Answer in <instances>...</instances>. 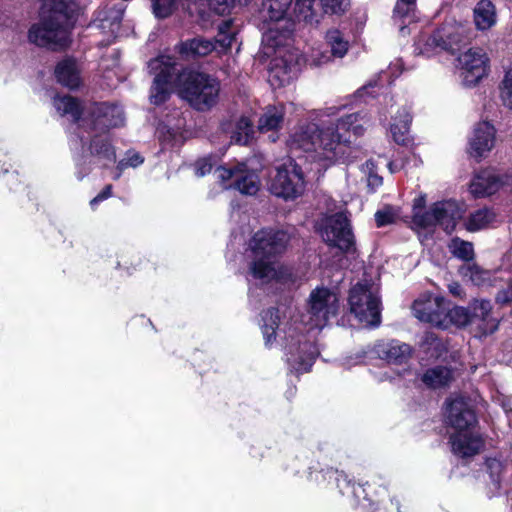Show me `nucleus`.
<instances>
[{"mask_svg":"<svg viewBox=\"0 0 512 512\" xmlns=\"http://www.w3.org/2000/svg\"><path fill=\"white\" fill-rule=\"evenodd\" d=\"M496 302L501 305H507L512 302V288L509 286L506 289L500 290L495 298Z\"/></svg>","mask_w":512,"mask_h":512,"instance_id":"obj_52","label":"nucleus"},{"mask_svg":"<svg viewBox=\"0 0 512 512\" xmlns=\"http://www.w3.org/2000/svg\"><path fill=\"white\" fill-rule=\"evenodd\" d=\"M396 220V214L391 207H385L375 213V221L378 227L393 223Z\"/></svg>","mask_w":512,"mask_h":512,"instance_id":"obj_46","label":"nucleus"},{"mask_svg":"<svg viewBox=\"0 0 512 512\" xmlns=\"http://www.w3.org/2000/svg\"><path fill=\"white\" fill-rule=\"evenodd\" d=\"M55 107L63 115H70L74 123L84 122V107L78 98L64 95L55 100Z\"/></svg>","mask_w":512,"mask_h":512,"instance_id":"obj_27","label":"nucleus"},{"mask_svg":"<svg viewBox=\"0 0 512 512\" xmlns=\"http://www.w3.org/2000/svg\"><path fill=\"white\" fill-rule=\"evenodd\" d=\"M341 139V135L336 133L334 127L319 128L312 151L316 152L320 159L332 160L336 156Z\"/></svg>","mask_w":512,"mask_h":512,"instance_id":"obj_22","label":"nucleus"},{"mask_svg":"<svg viewBox=\"0 0 512 512\" xmlns=\"http://www.w3.org/2000/svg\"><path fill=\"white\" fill-rule=\"evenodd\" d=\"M322 237L328 246L339 249L343 254L355 255L357 252L351 221L346 211L328 217Z\"/></svg>","mask_w":512,"mask_h":512,"instance_id":"obj_5","label":"nucleus"},{"mask_svg":"<svg viewBox=\"0 0 512 512\" xmlns=\"http://www.w3.org/2000/svg\"><path fill=\"white\" fill-rule=\"evenodd\" d=\"M318 131L319 127L315 123L300 126L293 136V143L304 151H312Z\"/></svg>","mask_w":512,"mask_h":512,"instance_id":"obj_30","label":"nucleus"},{"mask_svg":"<svg viewBox=\"0 0 512 512\" xmlns=\"http://www.w3.org/2000/svg\"><path fill=\"white\" fill-rule=\"evenodd\" d=\"M452 451L455 455L466 458L478 454L483 447L482 438L470 432H455L450 436Z\"/></svg>","mask_w":512,"mask_h":512,"instance_id":"obj_20","label":"nucleus"},{"mask_svg":"<svg viewBox=\"0 0 512 512\" xmlns=\"http://www.w3.org/2000/svg\"><path fill=\"white\" fill-rule=\"evenodd\" d=\"M447 423L455 432H470L477 424V417L467 401L455 398L447 403Z\"/></svg>","mask_w":512,"mask_h":512,"instance_id":"obj_14","label":"nucleus"},{"mask_svg":"<svg viewBox=\"0 0 512 512\" xmlns=\"http://www.w3.org/2000/svg\"><path fill=\"white\" fill-rule=\"evenodd\" d=\"M28 40L38 47L53 51L64 50L70 43L68 32L41 14L39 22L29 28Z\"/></svg>","mask_w":512,"mask_h":512,"instance_id":"obj_9","label":"nucleus"},{"mask_svg":"<svg viewBox=\"0 0 512 512\" xmlns=\"http://www.w3.org/2000/svg\"><path fill=\"white\" fill-rule=\"evenodd\" d=\"M82 152L74 158L77 165H84L87 157H92L102 162L103 167H108L116 162V151L112 141L107 136L94 134L87 139L79 135Z\"/></svg>","mask_w":512,"mask_h":512,"instance_id":"obj_11","label":"nucleus"},{"mask_svg":"<svg viewBox=\"0 0 512 512\" xmlns=\"http://www.w3.org/2000/svg\"><path fill=\"white\" fill-rule=\"evenodd\" d=\"M112 193L113 185L107 184L94 198L90 200L91 209L95 210L102 201L110 198Z\"/></svg>","mask_w":512,"mask_h":512,"instance_id":"obj_49","label":"nucleus"},{"mask_svg":"<svg viewBox=\"0 0 512 512\" xmlns=\"http://www.w3.org/2000/svg\"><path fill=\"white\" fill-rule=\"evenodd\" d=\"M350 312L359 322L377 326L380 323V300L367 284L358 283L349 293Z\"/></svg>","mask_w":512,"mask_h":512,"instance_id":"obj_7","label":"nucleus"},{"mask_svg":"<svg viewBox=\"0 0 512 512\" xmlns=\"http://www.w3.org/2000/svg\"><path fill=\"white\" fill-rule=\"evenodd\" d=\"M241 176L235 180L234 187L240 193L245 195H255L259 190V179L255 173H252L245 168Z\"/></svg>","mask_w":512,"mask_h":512,"instance_id":"obj_35","label":"nucleus"},{"mask_svg":"<svg viewBox=\"0 0 512 512\" xmlns=\"http://www.w3.org/2000/svg\"><path fill=\"white\" fill-rule=\"evenodd\" d=\"M130 325L149 326L152 325V322L149 318H146L144 315H140L132 318L130 321Z\"/></svg>","mask_w":512,"mask_h":512,"instance_id":"obj_54","label":"nucleus"},{"mask_svg":"<svg viewBox=\"0 0 512 512\" xmlns=\"http://www.w3.org/2000/svg\"><path fill=\"white\" fill-rule=\"evenodd\" d=\"M360 114L353 113L340 118L336 125V130L351 131L353 126L359 121Z\"/></svg>","mask_w":512,"mask_h":512,"instance_id":"obj_48","label":"nucleus"},{"mask_svg":"<svg viewBox=\"0 0 512 512\" xmlns=\"http://www.w3.org/2000/svg\"><path fill=\"white\" fill-rule=\"evenodd\" d=\"M426 204V199L424 196H420L414 200L413 204V213L417 211H423Z\"/></svg>","mask_w":512,"mask_h":512,"instance_id":"obj_58","label":"nucleus"},{"mask_svg":"<svg viewBox=\"0 0 512 512\" xmlns=\"http://www.w3.org/2000/svg\"><path fill=\"white\" fill-rule=\"evenodd\" d=\"M270 77H271L270 82H271L272 86H274V87L284 86L283 80L280 79L276 74H273V72L271 73Z\"/></svg>","mask_w":512,"mask_h":512,"instance_id":"obj_60","label":"nucleus"},{"mask_svg":"<svg viewBox=\"0 0 512 512\" xmlns=\"http://www.w3.org/2000/svg\"><path fill=\"white\" fill-rule=\"evenodd\" d=\"M435 211H433V205L430 207L428 211H417L413 213L412 222L413 224L422 229L430 228L436 226V217Z\"/></svg>","mask_w":512,"mask_h":512,"instance_id":"obj_44","label":"nucleus"},{"mask_svg":"<svg viewBox=\"0 0 512 512\" xmlns=\"http://www.w3.org/2000/svg\"><path fill=\"white\" fill-rule=\"evenodd\" d=\"M245 168H246L245 163H238L237 165H235L233 167L220 166L218 169L220 170V178L223 181H229L237 174L243 173L245 171Z\"/></svg>","mask_w":512,"mask_h":512,"instance_id":"obj_47","label":"nucleus"},{"mask_svg":"<svg viewBox=\"0 0 512 512\" xmlns=\"http://www.w3.org/2000/svg\"><path fill=\"white\" fill-rule=\"evenodd\" d=\"M362 171L363 173H365L366 175L369 174L370 172H375L376 171V164L373 160H368L366 161L365 164H363L362 166Z\"/></svg>","mask_w":512,"mask_h":512,"instance_id":"obj_59","label":"nucleus"},{"mask_svg":"<svg viewBox=\"0 0 512 512\" xmlns=\"http://www.w3.org/2000/svg\"><path fill=\"white\" fill-rule=\"evenodd\" d=\"M290 166L293 167L290 171V199H295L303 195L306 183L301 168L297 164H292V161H290Z\"/></svg>","mask_w":512,"mask_h":512,"instance_id":"obj_39","label":"nucleus"},{"mask_svg":"<svg viewBox=\"0 0 512 512\" xmlns=\"http://www.w3.org/2000/svg\"><path fill=\"white\" fill-rule=\"evenodd\" d=\"M295 58V64L301 66L306 63V59L302 54H299L297 50L290 49V63Z\"/></svg>","mask_w":512,"mask_h":512,"instance_id":"obj_55","label":"nucleus"},{"mask_svg":"<svg viewBox=\"0 0 512 512\" xmlns=\"http://www.w3.org/2000/svg\"><path fill=\"white\" fill-rule=\"evenodd\" d=\"M375 353L388 364L403 365L411 359L413 348L407 343L393 339L377 343Z\"/></svg>","mask_w":512,"mask_h":512,"instance_id":"obj_16","label":"nucleus"},{"mask_svg":"<svg viewBox=\"0 0 512 512\" xmlns=\"http://www.w3.org/2000/svg\"><path fill=\"white\" fill-rule=\"evenodd\" d=\"M404 118L402 125H399L396 121L391 124L393 139L400 145H407L410 142L409 128L412 117L409 111H404Z\"/></svg>","mask_w":512,"mask_h":512,"instance_id":"obj_38","label":"nucleus"},{"mask_svg":"<svg viewBox=\"0 0 512 512\" xmlns=\"http://www.w3.org/2000/svg\"><path fill=\"white\" fill-rule=\"evenodd\" d=\"M288 236L283 230L262 228L255 232L249 240L252 261L250 272L255 279L275 280L281 283L288 274L285 268L277 270L275 265L285 252Z\"/></svg>","mask_w":512,"mask_h":512,"instance_id":"obj_3","label":"nucleus"},{"mask_svg":"<svg viewBox=\"0 0 512 512\" xmlns=\"http://www.w3.org/2000/svg\"><path fill=\"white\" fill-rule=\"evenodd\" d=\"M412 312L422 322L442 329L447 328L446 305L443 298L420 297L413 302Z\"/></svg>","mask_w":512,"mask_h":512,"instance_id":"obj_13","label":"nucleus"},{"mask_svg":"<svg viewBox=\"0 0 512 512\" xmlns=\"http://www.w3.org/2000/svg\"><path fill=\"white\" fill-rule=\"evenodd\" d=\"M152 9L156 18L165 19L173 14L177 7V0H151Z\"/></svg>","mask_w":512,"mask_h":512,"instance_id":"obj_43","label":"nucleus"},{"mask_svg":"<svg viewBox=\"0 0 512 512\" xmlns=\"http://www.w3.org/2000/svg\"><path fill=\"white\" fill-rule=\"evenodd\" d=\"M416 0H397L393 10V20L399 22L400 29L404 30V23L415 18Z\"/></svg>","mask_w":512,"mask_h":512,"instance_id":"obj_31","label":"nucleus"},{"mask_svg":"<svg viewBox=\"0 0 512 512\" xmlns=\"http://www.w3.org/2000/svg\"><path fill=\"white\" fill-rule=\"evenodd\" d=\"M503 185L501 178L490 170L479 172L470 184V191L475 197L494 194Z\"/></svg>","mask_w":512,"mask_h":512,"instance_id":"obj_24","label":"nucleus"},{"mask_svg":"<svg viewBox=\"0 0 512 512\" xmlns=\"http://www.w3.org/2000/svg\"><path fill=\"white\" fill-rule=\"evenodd\" d=\"M84 122L89 131L106 132L112 128L120 127L124 124V117L120 109L108 102H93L86 109Z\"/></svg>","mask_w":512,"mask_h":512,"instance_id":"obj_10","label":"nucleus"},{"mask_svg":"<svg viewBox=\"0 0 512 512\" xmlns=\"http://www.w3.org/2000/svg\"><path fill=\"white\" fill-rule=\"evenodd\" d=\"M433 211L437 225L441 226L447 233H451L461 218L462 211L456 201L445 200L433 204Z\"/></svg>","mask_w":512,"mask_h":512,"instance_id":"obj_21","label":"nucleus"},{"mask_svg":"<svg viewBox=\"0 0 512 512\" xmlns=\"http://www.w3.org/2000/svg\"><path fill=\"white\" fill-rule=\"evenodd\" d=\"M404 118L402 125H399L396 121L391 124L393 139L400 145H407L410 142L409 128L412 117L409 111H404Z\"/></svg>","mask_w":512,"mask_h":512,"instance_id":"obj_37","label":"nucleus"},{"mask_svg":"<svg viewBox=\"0 0 512 512\" xmlns=\"http://www.w3.org/2000/svg\"><path fill=\"white\" fill-rule=\"evenodd\" d=\"M56 81L71 90L78 89L82 83L77 62L72 57L59 61L54 70Z\"/></svg>","mask_w":512,"mask_h":512,"instance_id":"obj_23","label":"nucleus"},{"mask_svg":"<svg viewBox=\"0 0 512 512\" xmlns=\"http://www.w3.org/2000/svg\"><path fill=\"white\" fill-rule=\"evenodd\" d=\"M326 40L331 47L333 56L342 58L347 53L348 41L344 39L343 34L339 30H329L326 34Z\"/></svg>","mask_w":512,"mask_h":512,"instance_id":"obj_36","label":"nucleus"},{"mask_svg":"<svg viewBox=\"0 0 512 512\" xmlns=\"http://www.w3.org/2000/svg\"><path fill=\"white\" fill-rule=\"evenodd\" d=\"M147 67L154 76L149 88L150 104L161 106L174 92L197 111H209L217 104L221 89L217 77L184 66L171 55L151 58Z\"/></svg>","mask_w":512,"mask_h":512,"instance_id":"obj_1","label":"nucleus"},{"mask_svg":"<svg viewBox=\"0 0 512 512\" xmlns=\"http://www.w3.org/2000/svg\"><path fill=\"white\" fill-rule=\"evenodd\" d=\"M367 184L372 189H375L382 185V177L377 174V172H370L367 174Z\"/></svg>","mask_w":512,"mask_h":512,"instance_id":"obj_53","label":"nucleus"},{"mask_svg":"<svg viewBox=\"0 0 512 512\" xmlns=\"http://www.w3.org/2000/svg\"><path fill=\"white\" fill-rule=\"evenodd\" d=\"M404 111H408L407 109L403 108L401 111L398 112V114L393 118V122H396L399 125H402L404 118Z\"/></svg>","mask_w":512,"mask_h":512,"instance_id":"obj_61","label":"nucleus"},{"mask_svg":"<svg viewBox=\"0 0 512 512\" xmlns=\"http://www.w3.org/2000/svg\"><path fill=\"white\" fill-rule=\"evenodd\" d=\"M495 218V214L488 208L472 212L465 222L468 231L474 232L486 228Z\"/></svg>","mask_w":512,"mask_h":512,"instance_id":"obj_33","label":"nucleus"},{"mask_svg":"<svg viewBox=\"0 0 512 512\" xmlns=\"http://www.w3.org/2000/svg\"><path fill=\"white\" fill-rule=\"evenodd\" d=\"M269 190L273 195L288 200V165L286 163L277 168L276 175L271 180Z\"/></svg>","mask_w":512,"mask_h":512,"instance_id":"obj_32","label":"nucleus"},{"mask_svg":"<svg viewBox=\"0 0 512 512\" xmlns=\"http://www.w3.org/2000/svg\"><path fill=\"white\" fill-rule=\"evenodd\" d=\"M144 162V158L139 153H133L128 158V164L132 167H137Z\"/></svg>","mask_w":512,"mask_h":512,"instance_id":"obj_57","label":"nucleus"},{"mask_svg":"<svg viewBox=\"0 0 512 512\" xmlns=\"http://www.w3.org/2000/svg\"><path fill=\"white\" fill-rule=\"evenodd\" d=\"M308 269H309L308 265L305 264L304 267L302 268L301 275L300 276H295V279H292V273L290 272V282H292V281L294 282L297 279L302 280V278L306 275Z\"/></svg>","mask_w":512,"mask_h":512,"instance_id":"obj_62","label":"nucleus"},{"mask_svg":"<svg viewBox=\"0 0 512 512\" xmlns=\"http://www.w3.org/2000/svg\"><path fill=\"white\" fill-rule=\"evenodd\" d=\"M448 289H449V292L456 297H462L464 294L461 285L457 282H453V283L449 284Z\"/></svg>","mask_w":512,"mask_h":512,"instance_id":"obj_56","label":"nucleus"},{"mask_svg":"<svg viewBox=\"0 0 512 512\" xmlns=\"http://www.w3.org/2000/svg\"><path fill=\"white\" fill-rule=\"evenodd\" d=\"M7 154L0 153V173H4V184L10 191H18L24 186L23 177L16 170L10 171V164L6 161Z\"/></svg>","mask_w":512,"mask_h":512,"instance_id":"obj_34","label":"nucleus"},{"mask_svg":"<svg viewBox=\"0 0 512 512\" xmlns=\"http://www.w3.org/2000/svg\"><path fill=\"white\" fill-rule=\"evenodd\" d=\"M212 168H213V163H212L210 157H204V158L198 159L196 162L197 173L200 176H204V175L210 173Z\"/></svg>","mask_w":512,"mask_h":512,"instance_id":"obj_50","label":"nucleus"},{"mask_svg":"<svg viewBox=\"0 0 512 512\" xmlns=\"http://www.w3.org/2000/svg\"><path fill=\"white\" fill-rule=\"evenodd\" d=\"M446 316L447 327L450 323H453L459 327L471 325V312L467 308L456 306L452 309H449L446 306Z\"/></svg>","mask_w":512,"mask_h":512,"instance_id":"obj_41","label":"nucleus"},{"mask_svg":"<svg viewBox=\"0 0 512 512\" xmlns=\"http://www.w3.org/2000/svg\"><path fill=\"white\" fill-rule=\"evenodd\" d=\"M449 248L455 257L462 260L470 261L474 257V249L472 243L461 240L460 238H453Z\"/></svg>","mask_w":512,"mask_h":512,"instance_id":"obj_42","label":"nucleus"},{"mask_svg":"<svg viewBox=\"0 0 512 512\" xmlns=\"http://www.w3.org/2000/svg\"><path fill=\"white\" fill-rule=\"evenodd\" d=\"M215 42L202 36L180 41L174 50L182 60L195 61L209 55L215 50Z\"/></svg>","mask_w":512,"mask_h":512,"instance_id":"obj_19","label":"nucleus"},{"mask_svg":"<svg viewBox=\"0 0 512 512\" xmlns=\"http://www.w3.org/2000/svg\"><path fill=\"white\" fill-rule=\"evenodd\" d=\"M462 82L467 87L476 85L487 74L488 58L480 48H470L458 57Z\"/></svg>","mask_w":512,"mask_h":512,"instance_id":"obj_12","label":"nucleus"},{"mask_svg":"<svg viewBox=\"0 0 512 512\" xmlns=\"http://www.w3.org/2000/svg\"><path fill=\"white\" fill-rule=\"evenodd\" d=\"M287 296L281 295L276 306L269 307L261 312L263 324L262 333L267 347H272L274 343L281 348L287 347L288 312Z\"/></svg>","mask_w":512,"mask_h":512,"instance_id":"obj_4","label":"nucleus"},{"mask_svg":"<svg viewBox=\"0 0 512 512\" xmlns=\"http://www.w3.org/2000/svg\"><path fill=\"white\" fill-rule=\"evenodd\" d=\"M470 308L471 325H474L481 335L492 334L498 329V321L491 314L492 304L489 300L475 299Z\"/></svg>","mask_w":512,"mask_h":512,"instance_id":"obj_18","label":"nucleus"},{"mask_svg":"<svg viewBox=\"0 0 512 512\" xmlns=\"http://www.w3.org/2000/svg\"><path fill=\"white\" fill-rule=\"evenodd\" d=\"M284 121V115L277 111L276 107H268L258 120V130L260 133L272 132L269 135L271 142L278 140L277 131L281 128Z\"/></svg>","mask_w":512,"mask_h":512,"instance_id":"obj_26","label":"nucleus"},{"mask_svg":"<svg viewBox=\"0 0 512 512\" xmlns=\"http://www.w3.org/2000/svg\"><path fill=\"white\" fill-rule=\"evenodd\" d=\"M123 14H124V10L123 9H119L116 11V15L113 19V22H117V23H120L122 18H123Z\"/></svg>","mask_w":512,"mask_h":512,"instance_id":"obj_64","label":"nucleus"},{"mask_svg":"<svg viewBox=\"0 0 512 512\" xmlns=\"http://www.w3.org/2000/svg\"><path fill=\"white\" fill-rule=\"evenodd\" d=\"M79 5L76 0H50L47 10L41 15L59 24L68 33L78 19Z\"/></svg>","mask_w":512,"mask_h":512,"instance_id":"obj_15","label":"nucleus"},{"mask_svg":"<svg viewBox=\"0 0 512 512\" xmlns=\"http://www.w3.org/2000/svg\"><path fill=\"white\" fill-rule=\"evenodd\" d=\"M340 308L338 296L328 288L318 287L309 296V320L305 322L307 334L298 339V347L293 353L292 368L296 374L309 372L319 350L310 334L314 330H321L325 327L331 317L338 315Z\"/></svg>","mask_w":512,"mask_h":512,"instance_id":"obj_2","label":"nucleus"},{"mask_svg":"<svg viewBox=\"0 0 512 512\" xmlns=\"http://www.w3.org/2000/svg\"><path fill=\"white\" fill-rule=\"evenodd\" d=\"M254 136V126L252 121L246 117L241 116L235 123V128L231 134V142L237 145H249Z\"/></svg>","mask_w":512,"mask_h":512,"instance_id":"obj_28","label":"nucleus"},{"mask_svg":"<svg viewBox=\"0 0 512 512\" xmlns=\"http://www.w3.org/2000/svg\"><path fill=\"white\" fill-rule=\"evenodd\" d=\"M476 28L481 31L490 29L496 24V9L490 0H480L473 9Z\"/></svg>","mask_w":512,"mask_h":512,"instance_id":"obj_25","label":"nucleus"},{"mask_svg":"<svg viewBox=\"0 0 512 512\" xmlns=\"http://www.w3.org/2000/svg\"><path fill=\"white\" fill-rule=\"evenodd\" d=\"M351 131H353L354 135L359 136L363 134L364 128L357 122Z\"/></svg>","mask_w":512,"mask_h":512,"instance_id":"obj_63","label":"nucleus"},{"mask_svg":"<svg viewBox=\"0 0 512 512\" xmlns=\"http://www.w3.org/2000/svg\"><path fill=\"white\" fill-rule=\"evenodd\" d=\"M470 33L471 29L461 23L446 22L427 38L422 52L440 50L454 54L468 44Z\"/></svg>","mask_w":512,"mask_h":512,"instance_id":"obj_6","label":"nucleus"},{"mask_svg":"<svg viewBox=\"0 0 512 512\" xmlns=\"http://www.w3.org/2000/svg\"><path fill=\"white\" fill-rule=\"evenodd\" d=\"M262 13L265 22L278 23L284 21L281 28L269 27L264 33L267 45L275 51L288 45V0H263Z\"/></svg>","mask_w":512,"mask_h":512,"instance_id":"obj_8","label":"nucleus"},{"mask_svg":"<svg viewBox=\"0 0 512 512\" xmlns=\"http://www.w3.org/2000/svg\"><path fill=\"white\" fill-rule=\"evenodd\" d=\"M495 143V129L489 122L478 123L469 141V154L481 159L491 151Z\"/></svg>","mask_w":512,"mask_h":512,"instance_id":"obj_17","label":"nucleus"},{"mask_svg":"<svg viewBox=\"0 0 512 512\" xmlns=\"http://www.w3.org/2000/svg\"><path fill=\"white\" fill-rule=\"evenodd\" d=\"M460 272L464 278L468 279L476 286L484 284L485 281L489 279V272L483 270L476 264L464 265L461 267Z\"/></svg>","mask_w":512,"mask_h":512,"instance_id":"obj_40","label":"nucleus"},{"mask_svg":"<svg viewBox=\"0 0 512 512\" xmlns=\"http://www.w3.org/2000/svg\"><path fill=\"white\" fill-rule=\"evenodd\" d=\"M503 105L512 111V67L505 73L501 84Z\"/></svg>","mask_w":512,"mask_h":512,"instance_id":"obj_45","label":"nucleus"},{"mask_svg":"<svg viewBox=\"0 0 512 512\" xmlns=\"http://www.w3.org/2000/svg\"><path fill=\"white\" fill-rule=\"evenodd\" d=\"M452 380V371L444 366L428 369L422 376V381L430 388L448 386Z\"/></svg>","mask_w":512,"mask_h":512,"instance_id":"obj_29","label":"nucleus"},{"mask_svg":"<svg viewBox=\"0 0 512 512\" xmlns=\"http://www.w3.org/2000/svg\"><path fill=\"white\" fill-rule=\"evenodd\" d=\"M128 258H129L128 255H122L120 260L117 263L118 267H123L127 271H129L130 266L133 269H136V267L138 265H140V263H141V259L138 256H131V258H134V260H131L130 262L128 261Z\"/></svg>","mask_w":512,"mask_h":512,"instance_id":"obj_51","label":"nucleus"}]
</instances>
